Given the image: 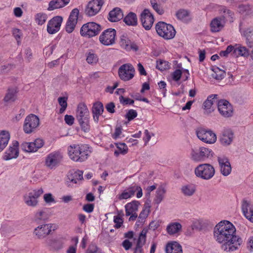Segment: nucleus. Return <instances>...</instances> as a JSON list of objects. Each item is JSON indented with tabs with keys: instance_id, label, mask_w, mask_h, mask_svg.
<instances>
[{
	"instance_id": "79ce46f5",
	"label": "nucleus",
	"mask_w": 253,
	"mask_h": 253,
	"mask_svg": "<svg viewBox=\"0 0 253 253\" xmlns=\"http://www.w3.org/2000/svg\"><path fill=\"white\" fill-rule=\"evenodd\" d=\"M17 91L16 88H9L7 90L4 98V101L5 102H13L16 99V93Z\"/></svg>"
},
{
	"instance_id": "cd10ccee",
	"label": "nucleus",
	"mask_w": 253,
	"mask_h": 253,
	"mask_svg": "<svg viewBox=\"0 0 253 253\" xmlns=\"http://www.w3.org/2000/svg\"><path fill=\"white\" fill-rule=\"evenodd\" d=\"M147 230L143 229L139 234L134 253H143L142 247L145 244Z\"/></svg>"
},
{
	"instance_id": "6e6552de",
	"label": "nucleus",
	"mask_w": 253,
	"mask_h": 253,
	"mask_svg": "<svg viewBox=\"0 0 253 253\" xmlns=\"http://www.w3.org/2000/svg\"><path fill=\"white\" fill-rule=\"evenodd\" d=\"M196 133L200 140L208 144H213L217 140L216 134L209 129L198 127L196 129Z\"/></svg>"
},
{
	"instance_id": "f3484780",
	"label": "nucleus",
	"mask_w": 253,
	"mask_h": 253,
	"mask_svg": "<svg viewBox=\"0 0 253 253\" xmlns=\"http://www.w3.org/2000/svg\"><path fill=\"white\" fill-rule=\"evenodd\" d=\"M140 20L143 27L146 30L151 28L154 21L153 15L148 9H145L142 12Z\"/></svg>"
},
{
	"instance_id": "393cba45",
	"label": "nucleus",
	"mask_w": 253,
	"mask_h": 253,
	"mask_svg": "<svg viewBox=\"0 0 253 253\" xmlns=\"http://www.w3.org/2000/svg\"><path fill=\"white\" fill-rule=\"evenodd\" d=\"M225 20L224 18L216 17L211 22V30L212 32H218L221 31L224 27L225 24Z\"/></svg>"
},
{
	"instance_id": "f03ea898",
	"label": "nucleus",
	"mask_w": 253,
	"mask_h": 253,
	"mask_svg": "<svg viewBox=\"0 0 253 253\" xmlns=\"http://www.w3.org/2000/svg\"><path fill=\"white\" fill-rule=\"evenodd\" d=\"M91 151L86 144H73L68 147L69 158L76 162H83L88 158Z\"/></svg>"
},
{
	"instance_id": "864d4df0",
	"label": "nucleus",
	"mask_w": 253,
	"mask_h": 253,
	"mask_svg": "<svg viewBox=\"0 0 253 253\" xmlns=\"http://www.w3.org/2000/svg\"><path fill=\"white\" fill-rule=\"evenodd\" d=\"M150 3L153 8L159 14L162 15L164 13V9L157 3L156 0H150Z\"/></svg>"
},
{
	"instance_id": "37998d69",
	"label": "nucleus",
	"mask_w": 253,
	"mask_h": 253,
	"mask_svg": "<svg viewBox=\"0 0 253 253\" xmlns=\"http://www.w3.org/2000/svg\"><path fill=\"white\" fill-rule=\"evenodd\" d=\"M212 70L213 73L211 74V76L217 80H221L226 75V73L224 70H221L217 67H214Z\"/></svg>"
},
{
	"instance_id": "09e8293b",
	"label": "nucleus",
	"mask_w": 253,
	"mask_h": 253,
	"mask_svg": "<svg viewBox=\"0 0 253 253\" xmlns=\"http://www.w3.org/2000/svg\"><path fill=\"white\" fill-rule=\"evenodd\" d=\"M48 217L45 210H40L37 211L35 215L36 221L45 220Z\"/></svg>"
},
{
	"instance_id": "b1692460",
	"label": "nucleus",
	"mask_w": 253,
	"mask_h": 253,
	"mask_svg": "<svg viewBox=\"0 0 253 253\" xmlns=\"http://www.w3.org/2000/svg\"><path fill=\"white\" fill-rule=\"evenodd\" d=\"M242 210L245 216L253 222V205L250 202L244 200L242 202Z\"/></svg>"
},
{
	"instance_id": "2f4dec72",
	"label": "nucleus",
	"mask_w": 253,
	"mask_h": 253,
	"mask_svg": "<svg viewBox=\"0 0 253 253\" xmlns=\"http://www.w3.org/2000/svg\"><path fill=\"white\" fill-rule=\"evenodd\" d=\"M216 96L217 95H211L204 102L203 106L205 110V113L208 114L213 111L212 106L214 103L216 102Z\"/></svg>"
},
{
	"instance_id": "39448f33",
	"label": "nucleus",
	"mask_w": 253,
	"mask_h": 253,
	"mask_svg": "<svg viewBox=\"0 0 253 253\" xmlns=\"http://www.w3.org/2000/svg\"><path fill=\"white\" fill-rule=\"evenodd\" d=\"M156 30L158 34L165 40L173 39L176 33L174 27L171 25L161 21L156 24Z\"/></svg>"
},
{
	"instance_id": "c9c22d12",
	"label": "nucleus",
	"mask_w": 253,
	"mask_h": 253,
	"mask_svg": "<svg viewBox=\"0 0 253 253\" xmlns=\"http://www.w3.org/2000/svg\"><path fill=\"white\" fill-rule=\"evenodd\" d=\"M233 54L237 57L239 56L248 57L250 53L249 50L246 47L240 44H236L234 46Z\"/></svg>"
},
{
	"instance_id": "2eb2a0df",
	"label": "nucleus",
	"mask_w": 253,
	"mask_h": 253,
	"mask_svg": "<svg viewBox=\"0 0 253 253\" xmlns=\"http://www.w3.org/2000/svg\"><path fill=\"white\" fill-rule=\"evenodd\" d=\"M83 173V171L81 170L70 171L66 180L68 186L72 187L74 184H80L84 180Z\"/></svg>"
},
{
	"instance_id": "c03bdc74",
	"label": "nucleus",
	"mask_w": 253,
	"mask_h": 253,
	"mask_svg": "<svg viewBox=\"0 0 253 253\" xmlns=\"http://www.w3.org/2000/svg\"><path fill=\"white\" fill-rule=\"evenodd\" d=\"M189 16V12L185 9H179L176 13L177 18L184 22L188 20Z\"/></svg>"
},
{
	"instance_id": "f8f14e48",
	"label": "nucleus",
	"mask_w": 253,
	"mask_h": 253,
	"mask_svg": "<svg viewBox=\"0 0 253 253\" xmlns=\"http://www.w3.org/2000/svg\"><path fill=\"white\" fill-rule=\"evenodd\" d=\"M40 125L39 118L34 114H30L25 119L23 125L24 131L27 134L33 132Z\"/></svg>"
},
{
	"instance_id": "7c9ffc66",
	"label": "nucleus",
	"mask_w": 253,
	"mask_h": 253,
	"mask_svg": "<svg viewBox=\"0 0 253 253\" xmlns=\"http://www.w3.org/2000/svg\"><path fill=\"white\" fill-rule=\"evenodd\" d=\"M10 138L9 131L0 130V152H2L7 146Z\"/></svg>"
},
{
	"instance_id": "ddd939ff",
	"label": "nucleus",
	"mask_w": 253,
	"mask_h": 253,
	"mask_svg": "<svg viewBox=\"0 0 253 253\" xmlns=\"http://www.w3.org/2000/svg\"><path fill=\"white\" fill-rule=\"evenodd\" d=\"M104 3V0H92L90 1L85 8L84 13L85 15L89 17L95 15L99 12Z\"/></svg>"
},
{
	"instance_id": "a18cd8bd",
	"label": "nucleus",
	"mask_w": 253,
	"mask_h": 253,
	"mask_svg": "<svg viewBox=\"0 0 253 253\" xmlns=\"http://www.w3.org/2000/svg\"><path fill=\"white\" fill-rule=\"evenodd\" d=\"M134 195V191L132 186L128 187L124 190L121 194L119 196L120 200L127 199Z\"/></svg>"
},
{
	"instance_id": "a19ab883",
	"label": "nucleus",
	"mask_w": 253,
	"mask_h": 253,
	"mask_svg": "<svg viewBox=\"0 0 253 253\" xmlns=\"http://www.w3.org/2000/svg\"><path fill=\"white\" fill-rule=\"evenodd\" d=\"M243 35L246 38V43L251 47L253 45V28H249L243 32Z\"/></svg>"
},
{
	"instance_id": "8fccbe9b",
	"label": "nucleus",
	"mask_w": 253,
	"mask_h": 253,
	"mask_svg": "<svg viewBox=\"0 0 253 253\" xmlns=\"http://www.w3.org/2000/svg\"><path fill=\"white\" fill-rule=\"evenodd\" d=\"M58 101L61 107L59 110V113L62 114L67 107V98L65 97H60L58 98Z\"/></svg>"
},
{
	"instance_id": "4be33fe9",
	"label": "nucleus",
	"mask_w": 253,
	"mask_h": 253,
	"mask_svg": "<svg viewBox=\"0 0 253 253\" xmlns=\"http://www.w3.org/2000/svg\"><path fill=\"white\" fill-rule=\"evenodd\" d=\"M217 161L220 166L221 174L225 176L229 175L231 173L232 168L228 159L224 156L218 157Z\"/></svg>"
},
{
	"instance_id": "5fc2aeb1",
	"label": "nucleus",
	"mask_w": 253,
	"mask_h": 253,
	"mask_svg": "<svg viewBox=\"0 0 253 253\" xmlns=\"http://www.w3.org/2000/svg\"><path fill=\"white\" fill-rule=\"evenodd\" d=\"M182 71L180 69H176L171 74V77L172 79L177 82L179 81L182 76Z\"/></svg>"
},
{
	"instance_id": "774afa93",
	"label": "nucleus",
	"mask_w": 253,
	"mask_h": 253,
	"mask_svg": "<svg viewBox=\"0 0 253 253\" xmlns=\"http://www.w3.org/2000/svg\"><path fill=\"white\" fill-rule=\"evenodd\" d=\"M114 221L115 223L114 227L116 228H120L123 224V219L118 216H115L114 217Z\"/></svg>"
},
{
	"instance_id": "58836bf2",
	"label": "nucleus",
	"mask_w": 253,
	"mask_h": 253,
	"mask_svg": "<svg viewBox=\"0 0 253 253\" xmlns=\"http://www.w3.org/2000/svg\"><path fill=\"white\" fill-rule=\"evenodd\" d=\"M166 190L163 186H160L157 189L154 202L156 204H159L164 199Z\"/></svg>"
},
{
	"instance_id": "4468645a",
	"label": "nucleus",
	"mask_w": 253,
	"mask_h": 253,
	"mask_svg": "<svg viewBox=\"0 0 253 253\" xmlns=\"http://www.w3.org/2000/svg\"><path fill=\"white\" fill-rule=\"evenodd\" d=\"M52 224H43L39 225L33 231V235L39 240L46 238L52 231Z\"/></svg>"
},
{
	"instance_id": "f257e3e1",
	"label": "nucleus",
	"mask_w": 253,
	"mask_h": 253,
	"mask_svg": "<svg viewBox=\"0 0 253 253\" xmlns=\"http://www.w3.org/2000/svg\"><path fill=\"white\" fill-rule=\"evenodd\" d=\"M236 234L235 226L227 220L220 221L214 228V238L218 243L223 244L221 248L227 252L238 250L242 243V239Z\"/></svg>"
},
{
	"instance_id": "4d7b16f0",
	"label": "nucleus",
	"mask_w": 253,
	"mask_h": 253,
	"mask_svg": "<svg viewBox=\"0 0 253 253\" xmlns=\"http://www.w3.org/2000/svg\"><path fill=\"white\" fill-rule=\"evenodd\" d=\"M56 243V240L53 238H46L43 244L45 246L47 247H53Z\"/></svg>"
},
{
	"instance_id": "9d476101",
	"label": "nucleus",
	"mask_w": 253,
	"mask_h": 253,
	"mask_svg": "<svg viewBox=\"0 0 253 253\" xmlns=\"http://www.w3.org/2000/svg\"><path fill=\"white\" fill-rule=\"evenodd\" d=\"M42 188L34 189L24 196V201L26 205L31 207H36L39 203L38 199L43 194Z\"/></svg>"
},
{
	"instance_id": "ea45409f",
	"label": "nucleus",
	"mask_w": 253,
	"mask_h": 253,
	"mask_svg": "<svg viewBox=\"0 0 253 253\" xmlns=\"http://www.w3.org/2000/svg\"><path fill=\"white\" fill-rule=\"evenodd\" d=\"M181 228L182 226L179 223L172 222L168 225L167 230L169 235H173L180 231Z\"/></svg>"
},
{
	"instance_id": "6ab92c4d",
	"label": "nucleus",
	"mask_w": 253,
	"mask_h": 253,
	"mask_svg": "<svg viewBox=\"0 0 253 253\" xmlns=\"http://www.w3.org/2000/svg\"><path fill=\"white\" fill-rule=\"evenodd\" d=\"M63 18L61 16H56L50 20L47 26V31L50 34H54L60 30Z\"/></svg>"
},
{
	"instance_id": "dca6fc26",
	"label": "nucleus",
	"mask_w": 253,
	"mask_h": 253,
	"mask_svg": "<svg viewBox=\"0 0 253 253\" xmlns=\"http://www.w3.org/2000/svg\"><path fill=\"white\" fill-rule=\"evenodd\" d=\"M62 158L63 157L60 152L57 151L51 152L46 157L45 165L50 169H54L61 162Z\"/></svg>"
},
{
	"instance_id": "aec40b11",
	"label": "nucleus",
	"mask_w": 253,
	"mask_h": 253,
	"mask_svg": "<svg viewBox=\"0 0 253 253\" xmlns=\"http://www.w3.org/2000/svg\"><path fill=\"white\" fill-rule=\"evenodd\" d=\"M79 11L77 8L72 10L66 25V31L68 33H72L77 23Z\"/></svg>"
},
{
	"instance_id": "6e6d98bb",
	"label": "nucleus",
	"mask_w": 253,
	"mask_h": 253,
	"mask_svg": "<svg viewBox=\"0 0 253 253\" xmlns=\"http://www.w3.org/2000/svg\"><path fill=\"white\" fill-rule=\"evenodd\" d=\"M12 34L19 44L20 42L21 38L22 36L21 31L18 29L15 28L12 30Z\"/></svg>"
},
{
	"instance_id": "423d86ee",
	"label": "nucleus",
	"mask_w": 253,
	"mask_h": 253,
	"mask_svg": "<svg viewBox=\"0 0 253 253\" xmlns=\"http://www.w3.org/2000/svg\"><path fill=\"white\" fill-rule=\"evenodd\" d=\"M212 151L208 148L201 147L199 149H192L190 153L191 159L194 162H199L205 161L213 156Z\"/></svg>"
},
{
	"instance_id": "a211bd4d",
	"label": "nucleus",
	"mask_w": 253,
	"mask_h": 253,
	"mask_svg": "<svg viewBox=\"0 0 253 253\" xmlns=\"http://www.w3.org/2000/svg\"><path fill=\"white\" fill-rule=\"evenodd\" d=\"M217 107L219 113L223 117L227 118L232 116L233 108L231 105L227 100H221L219 101Z\"/></svg>"
},
{
	"instance_id": "5701e85b",
	"label": "nucleus",
	"mask_w": 253,
	"mask_h": 253,
	"mask_svg": "<svg viewBox=\"0 0 253 253\" xmlns=\"http://www.w3.org/2000/svg\"><path fill=\"white\" fill-rule=\"evenodd\" d=\"M120 43L121 47L127 51H130L131 50L137 51L138 49L137 44L133 42H131L128 38L124 35L121 36Z\"/></svg>"
},
{
	"instance_id": "412c9836",
	"label": "nucleus",
	"mask_w": 253,
	"mask_h": 253,
	"mask_svg": "<svg viewBox=\"0 0 253 253\" xmlns=\"http://www.w3.org/2000/svg\"><path fill=\"white\" fill-rule=\"evenodd\" d=\"M234 138V134L230 128L224 129L219 137V141L221 144L224 146L230 145Z\"/></svg>"
},
{
	"instance_id": "20e7f679",
	"label": "nucleus",
	"mask_w": 253,
	"mask_h": 253,
	"mask_svg": "<svg viewBox=\"0 0 253 253\" xmlns=\"http://www.w3.org/2000/svg\"><path fill=\"white\" fill-rule=\"evenodd\" d=\"M194 173L196 176L204 180L211 179L215 174L214 167L210 164H202L195 168Z\"/></svg>"
},
{
	"instance_id": "e2e57ef3",
	"label": "nucleus",
	"mask_w": 253,
	"mask_h": 253,
	"mask_svg": "<svg viewBox=\"0 0 253 253\" xmlns=\"http://www.w3.org/2000/svg\"><path fill=\"white\" fill-rule=\"evenodd\" d=\"M234 49V46L230 45H228L226 50L224 51H221L219 54L221 56H226L229 53L231 52L232 51L233 52Z\"/></svg>"
},
{
	"instance_id": "338daca9",
	"label": "nucleus",
	"mask_w": 253,
	"mask_h": 253,
	"mask_svg": "<svg viewBox=\"0 0 253 253\" xmlns=\"http://www.w3.org/2000/svg\"><path fill=\"white\" fill-rule=\"evenodd\" d=\"M118 149L121 151V154H126L128 151L127 147L125 143H121L117 146Z\"/></svg>"
},
{
	"instance_id": "052dcab7",
	"label": "nucleus",
	"mask_w": 253,
	"mask_h": 253,
	"mask_svg": "<svg viewBox=\"0 0 253 253\" xmlns=\"http://www.w3.org/2000/svg\"><path fill=\"white\" fill-rule=\"evenodd\" d=\"M137 115V113L136 111L134 110L131 109L126 113V117L128 121H131L136 118Z\"/></svg>"
},
{
	"instance_id": "bb28decb",
	"label": "nucleus",
	"mask_w": 253,
	"mask_h": 253,
	"mask_svg": "<svg viewBox=\"0 0 253 253\" xmlns=\"http://www.w3.org/2000/svg\"><path fill=\"white\" fill-rule=\"evenodd\" d=\"M18 141H14L12 144V146H10L6 152L5 157V160H10L13 158H16L19 154L18 152Z\"/></svg>"
},
{
	"instance_id": "3c124183",
	"label": "nucleus",
	"mask_w": 253,
	"mask_h": 253,
	"mask_svg": "<svg viewBox=\"0 0 253 253\" xmlns=\"http://www.w3.org/2000/svg\"><path fill=\"white\" fill-rule=\"evenodd\" d=\"M170 65L169 63L166 61L160 60L157 61L156 68L160 71H164L168 69Z\"/></svg>"
},
{
	"instance_id": "603ef678",
	"label": "nucleus",
	"mask_w": 253,
	"mask_h": 253,
	"mask_svg": "<svg viewBox=\"0 0 253 253\" xmlns=\"http://www.w3.org/2000/svg\"><path fill=\"white\" fill-rule=\"evenodd\" d=\"M47 19V15L42 13H39L36 15L35 20L39 25H42Z\"/></svg>"
},
{
	"instance_id": "c756f323",
	"label": "nucleus",
	"mask_w": 253,
	"mask_h": 253,
	"mask_svg": "<svg viewBox=\"0 0 253 253\" xmlns=\"http://www.w3.org/2000/svg\"><path fill=\"white\" fill-rule=\"evenodd\" d=\"M214 7H217L219 14L222 16L220 17L224 18V20L226 21V19H232L234 15V12L230 9H228L226 6L221 5H214Z\"/></svg>"
},
{
	"instance_id": "680f3d73",
	"label": "nucleus",
	"mask_w": 253,
	"mask_h": 253,
	"mask_svg": "<svg viewBox=\"0 0 253 253\" xmlns=\"http://www.w3.org/2000/svg\"><path fill=\"white\" fill-rule=\"evenodd\" d=\"M149 214V210H143L139 214L138 216V221L140 222H143L146 218L148 216Z\"/></svg>"
},
{
	"instance_id": "0e129e2a",
	"label": "nucleus",
	"mask_w": 253,
	"mask_h": 253,
	"mask_svg": "<svg viewBox=\"0 0 253 253\" xmlns=\"http://www.w3.org/2000/svg\"><path fill=\"white\" fill-rule=\"evenodd\" d=\"M33 143L34 145H35L36 151H37L39 149L42 148L44 144L43 140L40 138L36 139Z\"/></svg>"
},
{
	"instance_id": "4c0bfd02",
	"label": "nucleus",
	"mask_w": 253,
	"mask_h": 253,
	"mask_svg": "<svg viewBox=\"0 0 253 253\" xmlns=\"http://www.w3.org/2000/svg\"><path fill=\"white\" fill-rule=\"evenodd\" d=\"M138 205L139 202L136 201L126 204L125 206L126 215L129 216L131 214L136 212L138 210Z\"/></svg>"
},
{
	"instance_id": "bf43d9fd",
	"label": "nucleus",
	"mask_w": 253,
	"mask_h": 253,
	"mask_svg": "<svg viewBox=\"0 0 253 253\" xmlns=\"http://www.w3.org/2000/svg\"><path fill=\"white\" fill-rule=\"evenodd\" d=\"M120 102L121 104L124 105H126L128 104H133L134 103V100L131 99L129 98H125L122 95L119 97Z\"/></svg>"
},
{
	"instance_id": "13d9d810",
	"label": "nucleus",
	"mask_w": 253,
	"mask_h": 253,
	"mask_svg": "<svg viewBox=\"0 0 253 253\" xmlns=\"http://www.w3.org/2000/svg\"><path fill=\"white\" fill-rule=\"evenodd\" d=\"M43 200L47 204L55 203V199L51 193H46L43 195Z\"/></svg>"
},
{
	"instance_id": "9b49d317",
	"label": "nucleus",
	"mask_w": 253,
	"mask_h": 253,
	"mask_svg": "<svg viewBox=\"0 0 253 253\" xmlns=\"http://www.w3.org/2000/svg\"><path fill=\"white\" fill-rule=\"evenodd\" d=\"M116 31L109 28L104 31L99 37L100 42L105 46H110L115 43Z\"/></svg>"
},
{
	"instance_id": "49530a36",
	"label": "nucleus",
	"mask_w": 253,
	"mask_h": 253,
	"mask_svg": "<svg viewBox=\"0 0 253 253\" xmlns=\"http://www.w3.org/2000/svg\"><path fill=\"white\" fill-rule=\"evenodd\" d=\"M21 149L27 152L32 153L36 152L35 145L33 142H24L21 144Z\"/></svg>"
},
{
	"instance_id": "72a5a7b5",
	"label": "nucleus",
	"mask_w": 253,
	"mask_h": 253,
	"mask_svg": "<svg viewBox=\"0 0 253 253\" xmlns=\"http://www.w3.org/2000/svg\"><path fill=\"white\" fill-rule=\"evenodd\" d=\"M166 253H182L181 245L176 242L168 243L166 248Z\"/></svg>"
},
{
	"instance_id": "0eeeda50",
	"label": "nucleus",
	"mask_w": 253,
	"mask_h": 253,
	"mask_svg": "<svg viewBox=\"0 0 253 253\" xmlns=\"http://www.w3.org/2000/svg\"><path fill=\"white\" fill-rule=\"evenodd\" d=\"M101 30V26L96 23L90 22L84 24L81 28V36L86 38H92L97 35Z\"/></svg>"
},
{
	"instance_id": "1a4fd4ad",
	"label": "nucleus",
	"mask_w": 253,
	"mask_h": 253,
	"mask_svg": "<svg viewBox=\"0 0 253 253\" xmlns=\"http://www.w3.org/2000/svg\"><path fill=\"white\" fill-rule=\"evenodd\" d=\"M135 73V69L130 63L123 64L118 69L119 77L121 80L124 82H127L133 79Z\"/></svg>"
},
{
	"instance_id": "473e14b6",
	"label": "nucleus",
	"mask_w": 253,
	"mask_h": 253,
	"mask_svg": "<svg viewBox=\"0 0 253 253\" xmlns=\"http://www.w3.org/2000/svg\"><path fill=\"white\" fill-rule=\"evenodd\" d=\"M182 194L186 197L192 196L196 191V186L193 183L183 185L181 188Z\"/></svg>"
},
{
	"instance_id": "de8ad7c7",
	"label": "nucleus",
	"mask_w": 253,
	"mask_h": 253,
	"mask_svg": "<svg viewBox=\"0 0 253 253\" xmlns=\"http://www.w3.org/2000/svg\"><path fill=\"white\" fill-rule=\"evenodd\" d=\"M86 60L89 64H96L98 61L97 55L92 51H90L86 54Z\"/></svg>"
},
{
	"instance_id": "e433bc0d",
	"label": "nucleus",
	"mask_w": 253,
	"mask_h": 253,
	"mask_svg": "<svg viewBox=\"0 0 253 253\" xmlns=\"http://www.w3.org/2000/svg\"><path fill=\"white\" fill-rule=\"evenodd\" d=\"M124 22L128 26H136L137 25V17L136 14L130 12L124 18Z\"/></svg>"
},
{
	"instance_id": "69168bd1",
	"label": "nucleus",
	"mask_w": 253,
	"mask_h": 253,
	"mask_svg": "<svg viewBox=\"0 0 253 253\" xmlns=\"http://www.w3.org/2000/svg\"><path fill=\"white\" fill-rule=\"evenodd\" d=\"M132 187H133V190L134 191V194H135V193L136 191H137V194H136L137 198H141L142 196V188L140 186L136 185L135 184L133 185Z\"/></svg>"
},
{
	"instance_id": "a878e982",
	"label": "nucleus",
	"mask_w": 253,
	"mask_h": 253,
	"mask_svg": "<svg viewBox=\"0 0 253 253\" xmlns=\"http://www.w3.org/2000/svg\"><path fill=\"white\" fill-rule=\"evenodd\" d=\"M92 113L94 121L97 123L99 117L103 114L104 107L103 104L99 101L93 103L92 107Z\"/></svg>"
},
{
	"instance_id": "7ed1b4c3",
	"label": "nucleus",
	"mask_w": 253,
	"mask_h": 253,
	"mask_svg": "<svg viewBox=\"0 0 253 253\" xmlns=\"http://www.w3.org/2000/svg\"><path fill=\"white\" fill-rule=\"evenodd\" d=\"M76 118L84 131L89 130V112L86 105L80 103L77 107Z\"/></svg>"
},
{
	"instance_id": "f704fd0d",
	"label": "nucleus",
	"mask_w": 253,
	"mask_h": 253,
	"mask_svg": "<svg viewBox=\"0 0 253 253\" xmlns=\"http://www.w3.org/2000/svg\"><path fill=\"white\" fill-rule=\"evenodd\" d=\"M69 1L70 0H52L49 3L48 10H52L63 7L67 5Z\"/></svg>"
},
{
	"instance_id": "c85d7f7f",
	"label": "nucleus",
	"mask_w": 253,
	"mask_h": 253,
	"mask_svg": "<svg viewBox=\"0 0 253 253\" xmlns=\"http://www.w3.org/2000/svg\"><path fill=\"white\" fill-rule=\"evenodd\" d=\"M123 17V13L119 7L114 8L110 11L108 15V20L112 22H117Z\"/></svg>"
}]
</instances>
